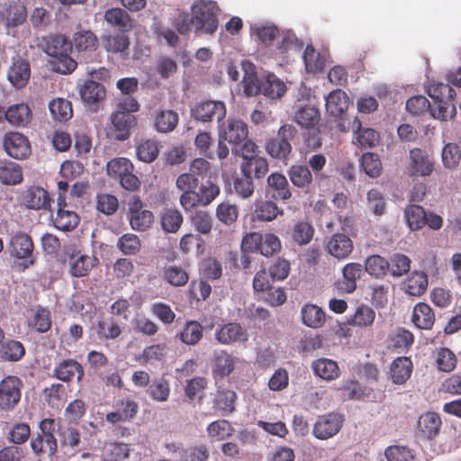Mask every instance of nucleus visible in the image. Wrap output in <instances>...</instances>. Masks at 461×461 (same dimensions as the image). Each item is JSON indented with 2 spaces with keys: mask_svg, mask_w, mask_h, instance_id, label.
Segmentation results:
<instances>
[{
  "mask_svg": "<svg viewBox=\"0 0 461 461\" xmlns=\"http://www.w3.org/2000/svg\"><path fill=\"white\" fill-rule=\"evenodd\" d=\"M41 48L52 60L53 69L63 75L72 73L77 63L70 56L71 41L62 34H52L42 39Z\"/></svg>",
  "mask_w": 461,
  "mask_h": 461,
  "instance_id": "f257e3e1",
  "label": "nucleus"
},
{
  "mask_svg": "<svg viewBox=\"0 0 461 461\" xmlns=\"http://www.w3.org/2000/svg\"><path fill=\"white\" fill-rule=\"evenodd\" d=\"M217 5L213 1H198L192 6L193 25L196 34H213L218 28Z\"/></svg>",
  "mask_w": 461,
  "mask_h": 461,
  "instance_id": "f03ea898",
  "label": "nucleus"
},
{
  "mask_svg": "<svg viewBox=\"0 0 461 461\" xmlns=\"http://www.w3.org/2000/svg\"><path fill=\"white\" fill-rule=\"evenodd\" d=\"M106 170L108 176L119 180L125 190L136 191L140 188V180L133 173L134 166L130 159L126 158H113L107 163Z\"/></svg>",
  "mask_w": 461,
  "mask_h": 461,
  "instance_id": "7ed1b4c3",
  "label": "nucleus"
},
{
  "mask_svg": "<svg viewBox=\"0 0 461 461\" xmlns=\"http://www.w3.org/2000/svg\"><path fill=\"white\" fill-rule=\"evenodd\" d=\"M348 104V95L341 89L331 91L325 98L326 112L337 122V126L341 132H348L350 130L351 122L346 116Z\"/></svg>",
  "mask_w": 461,
  "mask_h": 461,
  "instance_id": "20e7f679",
  "label": "nucleus"
},
{
  "mask_svg": "<svg viewBox=\"0 0 461 461\" xmlns=\"http://www.w3.org/2000/svg\"><path fill=\"white\" fill-rule=\"evenodd\" d=\"M7 248L13 258L21 260L18 263L20 270L24 271L35 264L34 244L28 234L22 232L14 234L11 237Z\"/></svg>",
  "mask_w": 461,
  "mask_h": 461,
  "instance_id": "39448f33",
  "label": "nucleus"
},
{
  "mask_svg": "<svg viewBox=\"0 0 461 461\" xmlns=\"http://www.w3.org/2000/svg\"><path fill=\"white\" fill-rule=\"evenodd\" d=\"M297 130L291 124L282 125L276 137L266 143L267 154L277 159L286 160L292 152L291 140L296 136Z\"/></svg>",
  "mask_w": 461,
  "mask_h": 461,
  "instance_id": "423d86ee",
  "label": "nucleus"
},
{
  "mask_svg": "<svg viewBox=\"0 0 461 461\" xmlns=\"http://www.w3.org/2000/svg\"><path fill=\"white\" fill-rule=\"evenodd\" d=\"M404 217L411 230H419L426 225L433 230H438L443 226L441 216L433 212L427 213L422 206L417 204L408 205L404 210Z\"/></svg>",
  "mask_w": 461,
  "mask_h": 461,
  "instance_id": "0eeeda50",
  "label": "nucleus"
},
{
  "mask_svg": "<svg viewBox=\"0 0 461 461\" xmlns=\"http://www.w3.org/2000/svg\"><path fill=\"white\" fill-rule=\"evenodd\" d=\"M65 256L68 261V273L74 277L87 276L93 267L98 264V259L95 257L83 254L75 246L68 247L65 250Z\"/></svg>",
  "mask_w": 461,
  "mask_h": 461,
  "instance_id": "6e6552de",
  "label": "nucleus"
},
{
  "mask_svg": "<svg viewBox=\"0 0 461 461\" xmlns=\"http://www.w3.org/2000/svg\"><path fill=\"white\" fill-rule=\"evenodd\" d=\"M435 170V161L431 154L420 148H413L409 153L408 175L411 177L429 176Z\"/></svg>",
  "mask_w": 461,
  "mask_h": 461,
  "instance_id": "1a4fd4ad",
  "label": "nucleus"
},
{
  "mask_svg": "<svg viewBox=\"0 0 461 461\" xmlns=\"http://www.w3.org/2000/svg\"><path fill=\"white\" fill-rule=\"evenodd\" d=\"M23 381L16 375H7L0 381V410L10 411L19 403Z\"/></svg>",
  "mask_w": 461,
  "mask_h": 461,
  "instance_id": "9d476101",
  "label": "nucleus"
},
{
  "mask_svg": "<svg viewBox=\"0 0 461 461\" xmlns=\"http://www.w3.org/2000/svg\"><path fill=\"white\" fill-rule=\"evenodd\" d=\"M226 105L221 101L207 100L197 103L191 109V116L198 122H212L217 121L220 122L226 116Z\"/></svg>",
  "mask_w": 461,
  "mask_h": 461,
  "instance_id": "9b49d317",
  "label": "nucleus"
},
{
  "mask_svg": "<svg viewBox=\"0 0 461 461\" xmlns=\"http://www.w3.org/2000/svg\"><path fill=\"white\" fill-rule=\"evenodd\" d=\"M344 422L342 415L330 412L319 416L313 426L312 434L318 439H328L339 433Z\"/></svg>",
  "mask_w": 461,
  "mask_h": 461,
  "instance_id": "f8f14e48",
  "label": "nucleus"
},
{
  "mask_svg": "<svg viewBox=\"0 0 461 461\" xmlns=\"http://www.w3.org/2000/svg\"><path fill=\"white\" fill-rule=\"evenodd\" d=\"M265 194L267 198L274 201L289 200L292 191L285 176L278 172L271 173L267 178Z\"/></svg>",
  "mask_w": 461,
  "mask_h": 461,
  "instance_id": "ddd939ff",
  "label": "nucleus"
},
{
  "mask_svg": "<svg viewBox=\"0 0 461 461\" xmlns=\"http://www.w3.org/2000/svg\"><path fill=\"white\" fill-rule=\"evenodd\" d=\"M85 375L83 366L74 358H66L58 361L52 370V377L70 383L76 377L77 383H81Z\"/></svg>",
  "mask_w": 461,
  "mask_h": 461,
  "instance_id": "4468645a",
  "label": "nucleus"
},
{
  "mask_svg": "<svg viewBox=\"0 0 461 461\" xmlns=\"http://www.w3.org/2000/svg\"><path fill=\"white\" fill-rule=\"evenodd\" d=\"M4 148L6 153L15 159L26 158L31 154V144L28 138L17 131L5 133Z\"/></svg>",
  "mask_w": 461,
  "mask_h": 461,
  "instance_id": "2eb2a0df",
  "label": "nucleus"
},
{
  "mask_svg": "<svg viewBox=\"0 0 461 461\" xmlns=\"http://www.w3.org/2000/svg\"><path fill=\"white\" fill-rule=\"evenodd\" d=\"M214 338L222 345L246 343L248 341V332L240 323L228 322L216 328Z\"/></svg>",
  "mask_w": 461,
  "mask_h": 461,
  "instance_id": "dca6fc26",
  "label": "nucleus"
},
{
  "mask_svg": "<svg viewBox=\"0 0 461 461\" xmlns=\"http://www.w3.org/2000/svg\"><path fill=\"white\" fill-rule=\"evenodd\" d=\"M363 274V266L360 263L350 262L342 268V278L335 284L336 288L345 294H352L356 291L357 281Z\"/></svg>",
  "mask_w": 461,
  "mask_h": 461,
  "instance_id": "f3484780",
  "label": "nucleus"
},
{
  "mask_svg": "<svg viewBox=\"0 0 461 461\" xmlns=\"http://www.w3.org/2000/svg\"><path fill=\"white\" fill-rule=\"evenodd\" d=\"M325 249L333 258L343 260L349 258L354 249V244L349 236L338 232L329 238Z\"/></svg>",
  "mask_w": 461,
  "mask_h": 461,
  "instance_id": "a211bd4d",
  "label": "nucleus"
},
{
  "mask_svg": "<svg viewBox=\"0 0 461 461\" xmlns=\"http://www.w3.org/2000/svg\"><path fill=\"white\" fill-rule=\"evenodd\" d=\"M114 138L125 140L131 136V130L137 125V118L130 113L114 111L111 115Z\"/></svg>",
  "mask_w": 461,
  "mask_h": 461,
  "instance_id": "6ab92c4d",
  "label": "nucleus"
},
{
  "mask_svg": "<svg viewBox=\"0 0 461 461\" xmlns=\"http://www.w3.org/2000/svg\"><path fill=\"white\" fill-rule=\"evenodd\" d=\"M31 77L30 63L20 56L13 58L12 65L7 71V78L17 89L23 88Z\"/></svg>",
  "mask_w": 461,
  "mask_h": 461,
  "instance_id": "aec40b11",
  "label": "nucleus"
},
{
  "mask_svg": "<svg viewBox=\"0 0 461 461\" xmlns=\"http://www.w3.org/2000/svg\"><path fill=\"white\" fill-rule=\"evenodd\" d=\"M238 358L226 350H216L212 358V373L215 379L229 376L235 369Z\"/></svg>",
  "mask_w": 461,
  "mask_h": 461,
  "instance_id": "412c9836",
  "label": "nucleus"
},
{
  "mask_svg": "<svg viewBox=\"0 0 461 461\" xmlns=\"http://www.w3.org/2000/svg\"><path fill=\"white\" fill-rule=\"evenodd\" d=\"M248 126L244 122L229 118L226 124L222 126L219 135L223 140H227L230 144L237 146L248 138Z\"/></svg>",
  "mask_w": 461,
  "mask_h": 461,
  "instance_id": "4be33fe9",
  "label": "nucleus"
},
{
  "mask_svg": "<svg viewBox=\"0 0 461 461\" xmlns=\"http://www.w3.org/2000/svg\"><path fill=\"white\" fill-rule=\"evenodd\" d=\"M349 131H352L357 135V143L362 149L375 148L380 140L379 132L371 128L362 129V122L357 117H355L350 122Z\"/></svg>",
  "mask_w": 461,
  "mask_h": 461,
  "instance_id": "5701e85b",
  "label": "nucleus"
},
{
  "mask_svg": "<svg viewBox=\"0 0 461 461\" xmlns=\"http://www.w3.org/2000/svg\"><path fill=\"white\" fill-rule=\"evenodd\" d=\"M276 202L269 198L256 200L253 212L255 219L268 222L276 220L278 216H283L284 210Z\"/></svg>",
  "mask_w": 461,
  "mask_h": 461,
  "instance_id": "b1692460",
  "label": "nucleus"
},
{
  "mask_svg": "<svg viewBox=\"0 0 461 461\" xmlns=\"http://www.w3.org/2000/svg\"><path fill=\"white\" fill-rule=\"evenodd\" d=\"M58 200L59 208L53 221L54 226L62 231H71L77 227L80 218L75 211L68 210L65 203L61 204L64 200L60 196Z\"/></svg>",
  "mask_w": 461,
  "mask_h": 461,
  "instance_id": "393cba45",
  "label": "nucleus"
},
{
  "mask_svg": "<svg viewBox=\"0 0 461 461\" xmlns=\"http://www.w3.org/2000/svg\"><path fill=\"white\" fill-rule=\"evenodd\" d=\"M23 201L26 207L32 210H46L50 207L49 193L39 186L29 187L23 194Z\"/></svg>",
  "mask_w": 461,
  "mask_h": 461,
  "instance_id": "a878e982",
  "label": "nucleus"
},
{
  "mask_svg": "<svg viewBox=\"0 0 461 461\" xmlns=\"http://www.w3.org/2000/svg\"><path fill=\"white\" fill-rule=\"evenodd\" d=\"M442 425L438 413L428 411L422 414L418 420V429L420 436L426 438H434L439 433Z\"/></svg>",
  "mask_w": 461,
  "mask_h": 461,
  "instance_id": "bb28decb",
  "label": "nucleus"
},
{
  "mask_svg": "<svg viewBox=\"0 0 461 461\" xmlns=\"http://www.w3.org/2000/svg\"><path fill=\"white\" fill-rule=\"evenodd\" d=\"M411 321L418 329L431 330L435 323V313L428 303H419L412 310Z\"/></svg>",
  "mask_w": 461,
  "mask_h": 461,
  "instance_id": "cd10ccee",
  "label": "nucleus"
},
{
  "mask_svg": "<svg viewBox=\"0 0 461 461\" xmlns=\"http://www.w3.org/2000/svg\"><path fill=\"white\" fill-rule=\"evenodd\" d=\"M313 374L326 381L337 379L340 375L338 363L332 359L321 357L312 363Z\"/></svg>",
  "mask_w": 461,
  "mask_h": 461,
  "instance_id": "c85d7f7f",
  "label": "nucleus"
},
{
  "mask_svg": "<svg viewBox=\"0 0 461 461\" xmlns=\"http://www.w3.org/2000/svg\"><path fill=\"white\" fill-rule=\"evenodd\" d=\"M375 310L367 304L358 305L354 313L348 319V324L360 329H369L373 326L375 320Z\"/></svg>",
  "mask_w": 461,
  "mask_h": 461,
  "instance_id": "c756f323",
  "label": "nucleus"
},
{
  "mask_svg": "<svg viewBox=\"0 0 461 461\" xmlns=\"http://www.w3.org/2000/svg\"><path fill=\"white\" fill-rule=\"evenodd\" d=\"M5 116L13 126L24 127L32 120V111L26 104H15L7 108Z\"/></svg>",
  "mask_w": 461,
  "mask_h": 461,
  "instance_id": "7c9ffc66",
  "label": "nucleus"
},
{
  "mask_svg": "<svg viewBox=\"0 0 461 461\" xmlns=\"http://www.w3.org/2000/svg\"><path fill=\"white\" fill-rule=\"evenodd\" d=\"M411 371L412 362L406 357L394 359L390 368L392 380L396 384H404L410 378Z\"/></svg>",
  "mask_w": 461,
  "mask_h": 461,
  "instance_id": "2f4dec72",
  "label": "nucleus"
},
{
  "mask_svg": "<svg viewBox=\"0 0 461 461\" xmlns=\"http://www.w3.org/2000/svg\"><path fill=\"white\" fill-rule=\"evenodd\" d=\"M105 95L104 86L95 80L86 81L80 88L81 98L87 104H94L104 100Z\"/></svg>",
  "mask_w": 461,
  "mask_h": 461,
  "instance_id": "473e14b6",
  "label": "nucleus"
},
{
  "mask_svg": "<svg viewBox=\"0 0 461 461\" xmlns=\"http://www.w3.org/2000/svg\"><path fill=\"white\" fill-rule=\"evenodd\" d=\"M428 287V276L422 271H413L404 281L403 289L406 294L412 296H420Z\"/></svg>",
  "mask_w": 461,
  "mask_h": 461,
  "instance_id": "72a5a7b5",
  "label": "nucleus"
},
{
  "mask_svg": "<svg viewBox=\"0 0 461 461\" xmlns=\"http://www.w3.org/2000/svg\"><path fill=\"white\" fill-rule=\"evenodd\" d=\"M315 234V230L312 223L306 221L295 222L291 230L292 241L298 246L309 244Z\"/></svg>",
  "mask_w": 461,
  "mask_h": 461,
  "instance_id": "f704fd0d",
  "label": "nucleus"
},
{
  "mask_svg": "<svg viewBox=\"0 0 461 461\" xmlns=\"http://www.w3.org/2000/svg\"><path fill=\"white\" fill-rule=\"evenodd\" d=\"M25 355V348L18 340L7 339L0 343V359L7 362H17Z\"/></svg>",
  "mask_w": 461,
  "mask_h": 461,
  "instance_id": "c9c22d12",
  "label": "nucleus"
},
{
  "mask_svg": "<svg viewBox=\"0 0 461 461\" xmlns=\"http://www.w3.org/2000/svg\"><path fill=\"white\" fill-rule=\"evenodd\" d=\"M269 170L268 161L264 157H258L249 159V161H242L240 165V172L248 174L256 179L263 178Z\"/></svg>",
  "mask_w": 461,
  "mask_h": 461,
  "instance_id": "e433bc0d",
  "label": "nucleus"
},
{
  "mask_svg": "<svg viewBox=\"0 0 461 461\" xmlns=\"http://www.w3.org/2000/svg\"><path fill=\"white\" fill-rule=\"evenodd\" d=\"M366 272L376 278H384L389 271V261L380 255H371L365 260Z\"/></svg>",
  "mask_w": 461,
  "mask_h": 461,
  "instance_id": "4c0bfd02",
  "label": "nucleus"
},
{
  "mask_svg": "<svg viewBox=\"0 0 461 461\" xmlns=\"http://www.w3.org/2000/svg\"><path fill=\"white\" fill-rule=\"evenodd\" d=\"M244 76H243V87L244 92L248 96H255L262 91V81L258 78L256 72L253 70V65L249 62L242 64Z\"/></svg>",
  "mask_w": 461,
  "mask_h": 461,
  "instance_id": "58836bf2",
  "label": "nucleus"
},
{
  "mask_svg": "<svg viewBox=\"0 0 461 461\" xmlns=\"http://www.w3.org/2000/svg\"><path fill=\"white\" fill-rule=\"evenodd\" d=\"M321 115L315 106L303 105L294 113V122L303 128H313L318 124Z\"/></svg>",
  "mask_w": 461,
  "mask_h": 461,
  "instance_id": "ea45409f",
  "label": "nucleus"
},
{
  "mask_svg": "<svg viewBox=\"0 0 461 461\" xmlns=\"http://www.w3.org/2000/svg\"><path fill=\"white\" fill-rule=\"evenodd\" d=\"M49 110L55 121L67 122L73 115L72 104L64 98H55L49 103Z\"/></svg>",
  "mask_w": 461,
  "mask_h": 461,
  "instance_id": "a19ab883",
  "label": "nucleus"
},
{
  "mask_svg": "<svg viewBox=\"0 0 461 461\" xmlns=\"http://www.w3.org/2000/svg\"><path fill=\"white\" fill-rule=\"evenodd\" d=\"M178 113L173 110H162L158 112L154 120V125L159 132H170L178 124Z\"/></svg>",
  "mask_w": 461,
  "mask_h": 461,
  "instance_id": "79ce46f5",
  "label": "nucleus"
},
{
  "mask_svg": "<svg viewBox=\"0 0 461 461\" xmlns=\"http://www.w3.org/2000/svg\"><path fill=\"white\" fill-rule=\"evenodd\" d=\"M0 181L10 185L21 183L23 181L22 167L14 162H0Z\"/></svg>",
  "mask_w": 461,
  "mask_h": 461,
  "instance_id": "37998d69",
  "label": "nucleus"
},
{
  "mask_svg": "<svg viewBox=\"0 0 461 461\" xmlns=\"http://www.w3.org/2000/svg\"><path fill=\"white\" fill-rule=\"evenodd\" d=\"M285 92V83L274 74H268L262 81L261 93L271 99L280 98Z\"/></svg>",
  "mask_w": 461,
  "mask_h": 461,
  "instance_id": "c03bdc74",
  "label": "nucleus"
},
{
  "mask_svg": "<svg viewBox=\"0 0 461 461\" xmlns=\"http://www.w3.org/2000/svg\"><path fill=\"white\" fill-rule=\"evenodd\" d=\"M302 319L306 326L316 329L323 325L325 313L317 305L306 304L302 309Z\"/></svg>",
  "mask_w": 461,
  "mask_h": 461,
  "instance_id": "a18cd8bd",
  "label": "nucleus"
},
{
  "mask_svg": "<svg viewBox=\"0 0 461 461\" xmlns=\"http://www.w3.org/2000/svg\"><path fill=\"white\" fill-rule=\"evenodd\" d=\"M287 173L293 185L300 188L307 187L312 181V172L304 165H294Z\"/></svg>",
  "mask_w": 461,
  "mask_h": 461,
  "instance_id": "49530a36",
  "label": "nucleus"
},
{
  "mask_svg": "<svg viewBox=\"0 0 461 461\" xmlns=\"http://www.w3.org/2000/svg\"><path fill=\"white\" fill-rule=\"evenodd\" d=\"M360 165L364 172L372 178L380 176L383 166L376 153L366 152L361 157Z\"/></svg>",
  "mask_w": 461,
  "mask_h": 461,
  "instance_id": "de8ad7c7",
  "label": "nucleus"
},
{
  "mask_svg": "<svg viewBox=\"0 0 461 461\" xmlns=\"http://www.w3.org/2000/svg\"><path fill=\"white\" fill-rule=\"evenodd\" d=\"M104 19L108 23L122 30H129L132 27L129 14L122 8H111L106 10Z\"/></svg>",
  "mask_w": 461,
  "mask_h": 461,
  "instance_id": "09e8293b",
  "label": "nucleus"
},
{
  "mask_svg": "<svg viewBox=\"0 0 461 461\" xmlns=\"http://www.w3.org/2000/svg\"><path fill=\"white\" fill-rule=\"evenodd\" d=\"M160 221L165 231L176 233L183 223V215L177 209H166Z\"/></svg>",
  "mask_w": 461,
  "mask_h": 461,
  "instance_id": "8fccbe9b",
  "label": "nucleus"
},
{
  "mask_svg": "<svg viewBox=\"0 0 461 461\" xmlns=\"http://www.w3.org/2000/svg\"><path fill=\"white\" fill-rule=\"evenodd\" d=\"M388 261V273L393 277H401L411 269V261L406 255L401 253L393 254Z\"/></svg>",
  "mask_w": 461,
  "mask_h": 461,
  "instance_id": "3c124183",
  "label": "nucleus"
},
{
  "mask_svg": "<svg viewBox=\"0 0 461 461\" xmlns=\"http://www.w3.org/2000/svg\"><path fill=\"white\" fill-rule=\"evenodd\" d=\"M31 437V427L26 422H15L8 430L7 439L13 443V446H18L25 443Z\"/></svg>",
  "mask_w": 461,
  "mask_h": 461,
  "instance_id": "603ef678",
  "label": "nucleus"
},
{
  "mask_svg": "<svg viewBox=\"0 0 461 461\" xmlns=\"http://www.w3.org/2000/svg\"><path fill=\"white\" fill-rule=\"evenodd\" d=\"M74 44L78 52L93 51L98 46V40L91 31H83L74 35Z\"/></svg>",
  "mask_w": 461,
  "mask_h": 461,
  "instance_id": "864d4df0",
  "label": "nucleus"
},
{
  "mask_svg": "<svg viewBox=\"0 0 461 461\" xmlns=\"http://www.w3.org/2000/svg\"><path fill=\"white\" fill-rule=\"evenodd\" d=\"M203 337V327L195 321L186 322L179 334L180 340L186 345L197 344Z\"/></svg>",
  "mask_w": 461,
  "mask_h": 461,
  "instance_id": "5fc2aeb1",
  "label": "nucleus"
},
{
  "mask_svg": "<svg viewBox=\"0 0 461 461\" xmlns=\"http://www.w3.org/2000/svg\"><path fill=\"white\" fill-rule=\"evenodd\" d=\"M234 431L235 429L231 423L226 420H215L207 427L209 437L216 440H223L230 437Z\"/></svg>",
  "mask_w": 461,
  "mask_h": 461,
  "instance_id": "6e6d98bb",
  "label": "nucleus"
},
{
  "mask_svg": "<svg viewBox=\"0 0 461 461\" xmlns=\"http://www.w3.org/2000/svg\"><path fill=\"white\" fill-rule=\"evenodd\" d=\"M147 393L156 402H166L170 394L169 383L164 378H155L148 387Z\"/></svg>",
  "mask_w": 461,
  "mask_h": 461,
  "instance_id": "4d7b16f0",
  "label": "nucleus"
},
{
  "mask_svg": "<svg viewBox=\"0 0 461 461\" xmlns=\"http://www.w3.org/2000/svg\"><path fill=\"white\" fill-rule=\"evenodd\" d=\"M96 332L100 339L108 340L118 338L122 334V329L113 318H111L108 321H99Z\"/></svg>",
  "mask_w": 461,
  "mask_h": 461,
  "instance_id": "13d9d810",
  "label": "nucleus"
},
{
  "mask_svg": "<svg viewBox=\"0 0 461 461\" xmlns=\"http://www.w3.org/2000/svg\"><path fill=\"white\" fill-rule=\"evenodd\" d=\"M453 99L435 102L433 106L430 105V114L436 119L447 121L456 115V109L452 103Z\"/></svg>",
  "mask_w": 461,
  "mask_h": 461,
  "instance_id": "bf43d9fd",
  "label": "nucleus"
},
{
  "mask_svg": "<svg viewBox=\"0 0 461 461\" xmlns=\"http://www.w3.org/2000/svg\"><path fill=\"white\" fill-rule=\"evenodd\" d=\"M131 227L138 231H145L149 229L154 221L152 212L144 210L128 215Z\"/></svg>",
  "mask_w": 461,
  "mask_h": 461,
  "instance_id": "052dcab7",
  "label": "nucleus"
},
{
  "mask_svg": "<svg viewBox=\"0 0 461 461\" xmlns=\"http://www.w3.org/2000/svg\"><path fill=\"white\" fill-rule=\"evenodd\" d=\"M441 158L446 168H456L461 159L460 147L456 143L446 144L442 149Z\"/></svg>",
  "mask_w": 461,
  "mask_h": 461,
  "instance_id": "680f3d73",
  "label": "nucleus"
},
{
  "mask_svg": "<svg viewBox=\"0 0 461 461\" xmlns=\"http://www.w3.org/2000/svg\"><path fill=\"white\" fill-rule=\"evenodd\" d=\"M216 216L225 225H231L239 217V209L228 201L222 202L216 208Z\"/></svg>",
  "mask_w": 461,
  "mask_h": 461,
  "instance_id": "e2e57ef3",
  "label": "nucleus"
},
{
  "mask_svg": "<svg viewBox=\"0 0 461 461\" xmlns=\"http://www.w3.org/2000/svg\"><path fill=\"white\" fill-rule=\"evenodd\" d=\"M303 60L305 68L309 72L322 71L325 66L324 59L321 57L320 53L315 49L309 45L305 48L303 52Z\"/></svg>",
  "mask_w": 461,
  "mask_h": 461,
  "instance_id": "0e129e2a",
  "label": "nucleus"
},
{
  "mask_svg": "<svg viewBox=\"0 0 461 461\" xmlns=\"http://www.w3.org/2000/svg\"><path fill=\"white\" fill-rule=\"evenodd\" d=\"M233 187L236 194L244 199L251 197L255 192V185L252 177L244 173H241L240 176L234 179Z\"/></svg>",
  "mask_w": 461,
  "mask_h": 461,
  "instance_id": "69168bd1",
  "label": "nucleus"
},
{
  "mask_svg": "<svg viewBox=\"0 0 461 461\" xmlns=\"http://www.w3.org/2000/svg\"><path fill=\"white\" fill-rule=\"evenodd\" d=\"M237 394L232 390H222L218 392L215 398V406L223 413L229 414L235 411Z\"/></svg>",
  "mask_w": 461,
  "mask_h": 461,
  "instance_id": "338daca9",
  "label": "nucleus"
},
{
  "mask_svg": "<svg viewBox=\"0 0 461 461\" xmlns=\"http://www.w3.org/2000/svg\"><path fill=\"white\" fill-rule=\"evenodd\" d=\"M254 32L265 46L272 45L273 41L280 35L279 29L272 23L260 24L255 27Z\"/></svg>",
  "mask_w": 461,
  "mask_h": 461,
  "instance_id": "774afa93",
  "label": "nucleus"
}]
</instances>
